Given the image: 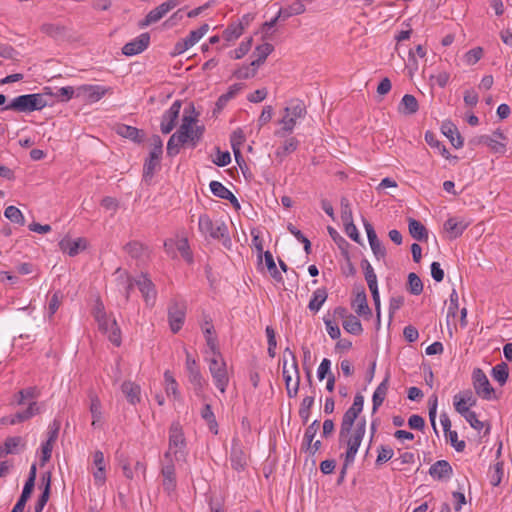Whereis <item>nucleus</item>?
Instances as JSON below:
<instances>
[{"label":"nucleus","instance_id":"12","mask_svg":"<svg viewBox=\"0 0 512 512\" xmlns=\"http://www.w3.org/2000/svg\"><path fill=\"white\" fill-rule=\"evenodd\" d=\"M150 44V35L145 32L140 34L138 37L133 39L132 41L126 43L122 47V53L125 56H134L142 53L144 50L148 48Z\"/></svg>","mask_w":512,"mask_h":512},{"label":"nucleus","instance_id":"30","mask_svg":"<svg viewBox=\"0 0 512 512\" xmlns=\"http://www.w3.org/2000/svg\"><path fill=\"white\" fill-rule=\"evenodd\" d=\"M121 390L125 395L126 399L132 405H135L140 402V386L131 382L125 381L121 385Z\"/></svg>","mask_w":512,"mask_h":512},{"label":"nucleus","instance_id":"19","mask_svg":"<svg viewBox=\"0 0 512 512\" xmlns=\"http://www.w3.org/2000/svg\"><path fill=\"white\" fill-rule=\"evenodd\" d=\"M364 277H365V280L367 282V285L369 287V290L371 292V295H372V298L374 301L376 318H377L376 324H377V326H380L381 303H380V295H379V290H378L377 275H376V273H374V274H371V275L369 274Z\"/></svg>","mask_w":512,"mask_h":512},{"label":"nucleus","instance_id":"16","mask_svg":"<svg viewBox=\"0 0 512 512\" xmlns=\"http://www.w3.org/2000/svg\"><path fill=\"white\" fill-rule=\"evenodd\" d=\"M135 285L140 290L146 304L153 305L156 299V290L152 281L146 275H142L135 280Z\"/></svg>","mask_w":512,"mask_h":512},{"label":"nucleus","instance_id":"4","mask_svg":"<svg viewBox=\"0 0 512 512\" xmlns=\"http://www.w3.org/2000/svg\"><path fill=\"white\" fill-rule=\"evenodd\" d=\"M365 431L366 421L365 419H361L360 421L357 422L354 432L350 433L348 437L341 442L347 445V450L344 455V460L346 463L354 462L357 451L365 435Z\"/></svg>","mask_w":512,"mask_h":512},{"label":"nucleus","instance_id":"20","mask_svg":"<svg viewBox=\"0 0 512 512\" xmlns=\"http://www.w3.org/2000/svg\"><path fill=\"white\" fill-rule=\"evenodd\" d=\"M351 304L357 315L371 317L372 311L368 306L367 295L364 287H361L360 290L356 293Z\"/></svg>","mask_w":512,"mask_h":512},{"label":"nucleus","instance_id":"29","mask_svg":"<svg viewBox=\"0 0 512 512\" xmlns=\"http://www.w3.org/2000/svg\"><path fill=\"white\" fill-rule=\"evenodd\" d=\"M408 229L411 237L414 238L415 240L421 242L428 240V230L420 221L414 218H409Z\"/></svg>","mask_w":512,"mask_h":512},{"label":"nucleus","instance_id":"46","mask_svg":"<svg viewBox=\"0 0 512 512\" xmlns=\"http://www.w3.org/2000/svg\"><path fill=\"white\" fill-rule=\"evenodd\" d=\"M407 290L412 295H420L423 292V283L414 272L408 274Z\"/></svg>","mask_w":512,"mask_h":512},{"label":"nucleus","instance_id":"2","mask_svg":"<svg viewBox=\"0 0 512 512\" xmlns=\"http://www.w3.org/2000/svg\"><path fill=\"white\" fill-rule=\"evenodd\" d=\"M47 100L44 94H24L15 97L12 101L6 105L2 110H12L15 112H33L42 110L47 106Z\"/></svg>","mask_w":512,"mask_h":512},{"label":"nucleus","instance_id":"42","mask_svg":"<svg viewBox=\"0 0 512 512\" xmlns=\"http://www.w3.org/2000/svg\"><path fill=\"white\" fill-rule=\"evenodd\" d=\"M298 145H299V141L295 137H291V138L285 140L282 146L277 148L275 155L277 158L280 159V161H282V159L285 156L294 152L298 148Z\"/></svg>","mask_w":512,"mask_h":512},{"label":"nucleus","instance_id":"54","mask_svg":"<svg viewBox=\"0 0 512 512\" xmlns=\"http://www.w3.org/2000/svg\"><path fill=\"white\" fill-rule=\"evenodd\" d=\"M244 31L242 23L231 24L223 31V38L226 41H232L239 38Z\"/></svg>","mask_w":512,"mask_h":512},{"label":"nucleus","instance_id":"64","mask_svg":"<svg viewBox=\"0 0 512 512\" xmlns=\"http://www.w3.org/2000/svg\"><path fill=\"white\" fill-rule=\"evenodd\" d=\"M124 249L132 258L137 259L142 255L143 245L137 241H131L124 246Z\"/></svg>","mask_w":512,"mask_h":512},{"label":"nucleus","instance_id":"59","mask_svg":"<svg viewBox=\"0 0 512 512\" xmlns=\"http://www.w3.org/2000/svg\"><path fill=\"white\" fill-rule=\"evenodd\" d=\"M377 451L376 465L378 466L389 461L394 455L393 449L385 445H380Z\"/></svg>","mask_w":512,"mask_h":512},{"label":"nucleus","instance_id":"10","mask_svg":"<svg viewBox=\"0 0 512 512\" xmlns=\"http://www.w3.org/2000/svg\"><path fill=\"white\" fill-rule=\"evenodd\" d=\"M186 307L184 304L173 302L168 308V321L173 333H177L185 320Z\"/></svg>","mask_w":512,"mask_h":512},{"label":"nucleus","instance_id":"58","mask_svg":"<svg viewBox=\"0 0 512 512\" xmlns=\"http://www.w3.org/2000/svg\"><path fill=\"white\" fill-rule=\"evenodd\" d=\"M204 126H196V128H189V132L187 133V144L189 143L192 147H195L197 143L201 140L204 134Z\"/></svg>","mask_w":512,"mask_h":512},{"label":"nucleus","instance_id":"7","mask_svg":"<svg viewBox=\"0 0 512 512\" xmlns=\"http://www.w3.org/2000/svg\"><path fill=\"white\" fill-rule=\"evenodd\" d=\"M473 386L478 396L489 400L494 393L486 374L480 368H475L472 373Z\"/></svg>","mask_w":512,"mask_h":512},{"label":"nucleus","instance_id":"55","mask_svg":"<svg viewBox=\"0 0 512 512\" xmlns=\"http://www.w3.org/2000/svg\"><path fill=\"white\" fill-rule=\"evenodd\" d=\"M164 16V13L161 11L159 6H157L146 15V17L139 23V26L141 28L149 26L161 20Z\"/></svg>","mask_w":512,"mask_h":512},{"label":"nucleus","instance_id":"45","mask_svg":"<svg viewBox=\"0 0 512 512\" xmlns=\"http://www.w3.org/2000/svg\"><path fill=\"white\" fill-rule=\"evenodd\" d=\"M327 230H328L330 237L333 239V241L337 244L338 248L341 250V253L344 256V258H348V252H349L348 251V247H349L348 241L345 238H343L337 232V230L334 229L333 227L328 226Z\"/></svg>","mask_w":512,"mask_h":512},{"label":"nucleus","instance_id":"48","mask_svg":"<svg viewBox=\"0 0 512 512\" xmlns=\"http://www.w3.org/2000/svg\"><path fill=\"white\" fill-rule=\"evenodd\" d=\"M209 30L208 24H202L198 29L193 30L189 33V35L184 38L187 42L188 46H194Z\"/></svg>","mask_w":512,"mask_h":512},{"label":"nucleus","instance_id":"40","mask_svg":"<svg viewBox=\"0 0 512 512\" xmlns=\"http://www.w3.org/2000/svg\"><path fill=\"white\" fill-rule=\"evenodd\" d=\"M327 297L328 294L326 289L318 288L313 292V296L309 301L308 308L314 312L319 311L323 303L326 301Z\"/></svg>","mask_w":512,"mask_h":512},{"label":"nucleus","instance_id":"50","mask_svg":"<svg viewBox=\"0 0 512 512\" xmlns=\"http://www.w3.org/2000/svg\"><path fill=\"white\" fill-rule=\"evenodd\" d=\"M41 31L51 37L58 38L62 37L66 33L64 26L52 23H45L41 26Z\"/></svg>","mask_w":512,"mask_h":512},{"label":"nucleus","instance_id":"13","mask_svg":"<svg viewBox=\"0 0 512 512\" xmlns=\"http://www.w3.org/2000/svg\"><path fill=\"white\" fill-rule=\"evenodd\" d=\"M230 462L232 468L237 472L244 471L247 466V455L238 439H233L232 441Z\"/></svg>","mask_w":512,"mask_h":512},{"label":"nucleus","instance_id":"51","mask_svg":"<svg viewBox=\"0 0 512 512\" xmlns=\"http://www.w3.org/2000/svg\"><path fill=\"white\" fill-rule=\"evenodd\" d=\"M314 404V397L313 396H306L300 405L299 409V416L302 420V423L305 425L307 424L310 416V409Z\"/></svg>","mask_w":512,"mask_h":512},{"label":"nucleus","instance_id":"33","mask_svg":"<svg viewBox=\"0 0 512 512\" xmlns=\"http://www.w3.org/2000/svg\"><path fill=\"white\" fill-rule=\"evenodd\" d=\"M187 144V137L176 131L168 140L167 154L170 157L177 155L180 151V146Z\"/></svg>","mask_w":512,"mask_h":512},{"label":"nucleus","instance_id":"15","mask_svg":"<svg viewBox=\"0 0 512 512\" xmlns=\"http://www.w3.org/2000/svg\"><path fill=\"white\" fill-rule=\"evenodd\" d=\"M429 475L437 481H447L453 475V468L446 460H438L429 468Z\"/></svg>","mask_w":512,"mask_h":512},{"label":"nucleus","instance_id":"43","mask_svg":"<svg viewBox=\"0 0 512 512\" xmlns=\"http://www.w3.org/2000/svg\"><path fill=\"white\" fill-rule=\"evenodd\" d=\"M265 264L267 266L270 276L278 283H283L281 272L277 269L273 255L270 251L264 252Z\"/></svg>","mask_w":512,"mask_h":512},{"label":"nucleus","instance_id":"37","mask_svg":"<svg viewBox=\"0 0 512 512\" xmlns=\"http://www.w3.org/2000/svg\"><path fill=\"white\" fill-rule=\"evenodd\" d=\"M90 399H91L90 412L92 415V426L94 428H99L102 426V423H103L101 402L97 396H91Z\"/></svg>","mask_w":512,"mask_h":512},{"label":"nucleus","instance_id":"3","mask_svg":"<svg viewBox=\"0 0 512 512\" xmlns=\"http://www.w3.org/2000/svg\"><path fill=\"white\" fill-rule=\"evenodd\" d=\"M306 106L303 101L295 99L292 100L287 107L284 108V115L279 121L282 128L276 131L277 136H284L290 134L298 119L304 118L306 115Z\"/></svg>","mask_w":512,"mask_h":512},{"label":"nucleus","instance_id":"25","mask_svg":"<svg viewBox=\"0 0 512 512\" xmlns=\"http://www.w3.org/2000/svg\"><path fill=\"white\" fill-rule=\"evenodd\" d=\"M389 378H390V376L387 373V375L385 376L383 381L378 385V387L376 388V390L373 393V397H372V403H373L372 413H375L378 410V408L383 404V402L385 400V397H386L387 392H388V387H389Z\"/></svg>","mask_w":512,"mask_h":512},{"label":"nucleus","instance_id":"11","mask_svg":"<svg viewBox=\"0 0 512 512\" xmlns=\"http://www.w3.org/2000/svg\"><path fill=\"white\" fill-rule=\"evenodd\" d=\"M182 102L176 100L171 107L163 114L161 121V132L163 134L170 133L176 126L177 119L179 117Z\"/></svg>","mask_w":512,"mask_h":512},{"label":"nucleus","instance_id":"26","mask_svg":"<svg viewBox=\"0 0 512 512\" xmlns=\"http://www.w3.org/2000/svg\"><path fill=\"white\" fill-rule=\"evenodd\" d=\"M93 463L97 470L93 473L95 483L97 485H103L106 481L105 474V460L103 452L97 450L93 455Z\"/></svg>","mask_w":512,"mask_h":512},{"label":"nucleus","instance_id":"18","mask_svg":"<svg viewBox=\"0 0 512 512\" xmlns=\"http://www.w3.org/2000/svg\"><path fill=\"white\" fill-rule=\"evenodd\" d=\"M169 446L170 450L176 449L182 453V449L186 446V440L182 427L179 422H173L169 429Z\"/></svg>","mask_w":512,"mask_h":512},{"label":"nucleus","instance_id":"9","mask_svg":"<svg viewBox=\"0 0 512 512\" xmlns=\"http://www.w3.org/2000/svg\"><path fill=\"white\" fill-rule=\"evenodd\" d=\"M186 368L189 381L193 385L196 394L199 395L203 390L205 380L202 377L195 359H193L188 352H186Z\"/></svg>","mask_w":512,"mask_h":512},{"label":"nucleus","instance_id":"1","mask_svg":"<svg viewBox=\"0 0 512 512\" xmlns=\"http://www.w3.org/2000/svg\"><path fill=\"white\" fill-rule=\"evenodd\" d=\"M198 228L203 235L221 241L225 248L231 247L228 227L224 222H213L207 214H203L199 217Z\"/></svg>","mask_w":512,"mask_h":512},{"label":"nucleus","instance_id":"28","mask_svg":"<svg viewBox=\"0 0 512 512\" xmlns=\"http://www.w3.org/2000/svg\"><path fill=\"white\" fill-rule=\"evenodd\" d=\"M285 354H288V356L290 357V359H291V369L293 370V372L296 375V380L293 383V385H290V386L286 387L287 395L290 398H293V397L297 396V393H298V390H299V384H300V376H299V371H298V364H297V359H296L295 354L289 348L285 349Z\"/></svg>","mask_w":512,"mask_h":512},{"label":"nucleus","instance_id":"31","mask_svg":"<svg viewBox=\"0 0 512 512\" xmlns=\"http://www.w3.org/2000/svg\"><path fill=\"white\" fill-rule=\"evenodd\" d=\"M425 141L432 148L438 149L439 153L447 160L453 159L458 160L457 156H453L447 150L446 146L443 145L436 137V135L431 131H426L425 133Z\"/></svg>","mask_w":512,"mask_h":512},{"label":"nucleus","instance_id":"39","mask_svg":"<svg viewBox=\"0 0 512 512\" xmlns=\"http://www.w3.org/2000/svg\"><path fill=\"white\" fill-rule=\"evenodd\" d=\"M472 144H486L496 153H504L506 151L505 144L498 142L488 135H482L471 140Z\"/></svg>","mask_w":512,"mask_h":512},{"label":"nucleus","instance_id":"38","mask_svg":"<svg viewBox=\"0 0 512 512\" xmlns=\"http://www.w3.org/2000/svg\"><path fill=\"white\" fill-rule=\"evenodd\" d=\"M5 451L8 454H18L25 449V441L21 436L7 437L4 442Z\"/></svg>","mask_w":512,"mask_h":512},{"label":"nucleus","instance_id":"60","mask_svg":"<svg viewBox=\"0 0 512 512\" xmlns=\"http://www.w3.org/2000/svg\"><path fill=\"white\" fill-rule=\"evenodd\" d=\"M151 145L153 146L150 155L154 159H161L163 153V141L159 135H153L151 138Z\"/></svg>","mask_w":512,"mask_h":512},{"label":"nucleus","instance_id":"27","mask_svg":"<svg viewBox=\"0 0 512 512\" xmlns=\"http://www.w3.org/2000/svg\"><path fill=\"white\" fill-rule=\"evenodd\" d=\"M195 107L193 103H189L188 106L185 108L184 115L182 118V123L177 131L180 132L181 135L188 137L187 133L189 132V128L192 127L193 124L197 122L198 113H196L194 116L189 115L188 113H194Z\"/></svg>","mask_w":512,"mask_h":512},{"label":"nucleus","instance_id":"36","mask_svg":"<svg viewBox=\"0 0 512 512\" xmlns=\"http://www.w3.org/2000/svg\"><path fill=\"white\" fill-rule=\"evenodd\" d=\"M466 228L467 224L463 221H457L456 218H449L444 223V229L449 233L450 238L461 236Z\"/></svg>","mask_w":512,"mask_h":512},{"label":"nucleus","instance_id":"53","mask_svg":"<svg viewBox=\"0 0 512 512\" xmlns=\"http://www.w3.org/2000/svg\"><path fill=\"white\" fill-rule=\"evenodd\" d=\"M201 417L207 422L211 431H214L217 434V422L215 419V415L212 411L211 405L205 404L201 410Z\"/></svg>","mask_w":512,"mask_h":512},{"label":"nucleus","instance_id":"49","mask_svg":"<svg viewBox=\"0 0 512 512\" xmlns=\"http://www.w3.org/2000/svg\"><path fill=\"white\" fill-rule=\"evenodd\" d=\"M160 164V159H154L149 154V158L145 160L144 166H143V179L145 181H148L154 176L156 168Z\"/></svg>","mask_w":512,"mask_h":512},{"label":"nucleus","instance_id":"32","mask_svg":"<svg viewBox=\"0 0 512 512\" xmlns=\"http://www.w3.org/2000/svg\"><path fill=\"white\" fill-rule=\"evenodd\" d=\"M39 413V407L35 401L29 403L27 409L15 413L9 420L11 425L24 422Z\"/></svg>","mask_w":512,"mask_h":512},{"label":"nucleus","instance_id":"23","mask_svg":"<svg viewBox=\"0 0 512 512\" xmlns=\"http://www.w3.org/2000/svg\"><path fill=\"white\" fill-rule=\"evenodd\" d=\"M441 132L450 140L451 144L459 149L463 146V138L457 127L451 121H444L441 125Z\"/></svg>","mask_w":512,"mask_h":512},{"label":"nucleus","instance_id":"52","mask_svg":"<svg viewBox=\"0 0 512 512\" xmlns=\"http://www.w3.org/2000/svg\"><path fill=\"white\" fill-rule=\"evenodd\" d=\"M4 215L7 219H9L11 222L24 225L25 224V218L22 214V212L15 206L11 205L8 206L5 211Z\"/></svg>","mask_w":512,"mask_h":512},{"label":"nucleus","instance_id":"17","mask_svg":"<svg viewBox=\"0 0 512 512\" xmlns=\"http://www.w3.org/2000/svg\"><path fill=\"white\" fill-rule=\"evenodd\" d=\"M160 473L163 477L162 486L164 491L170 495L176 489L175 464H161Z\"/></svg>","mask_w":512,"mask_h":512},{"label":"nucleus","instance_id":"63","mask_svg":"<svg viewBox=\"0 0 512 512\" xmlns=\"http://www.w3.org/2000/svg\"><path fill=\"white\" fill-rule=\"evenodd\" d=\"M251 46L252 38H249L248 40L241 42L239 47L231 52V57L233 59H241L249 52Z\"/></svg>","mask_w":512,"mask_h":512},{"label":"nucleus","instance_id":"56","mask_svg":"<svg viewBox=\"0 0 512 512\" xmlns=\"http://www.w3.org/2000/svg\"><path fill=\"white\" fill-rule=\"evenodd\" d=\"M437 405H438L437 396L436 395L431 396L428 401L429 420L431 422V426H432L435 434L438 436L439 432H438V429L436 426Z\"/></svg>","mask_w":512,"mask_h":512},{"label":"nucleus","instance_id":"24","mask_svg":"<svg viewBox=\"0 0 512 512\" xmlns=\"http://www.w3.org/2000/svg\"><path fill=\"white\" fill-rule=\"evenodd\" d=\"M116 132L118 135L138 144L142 143L145 137L143 130L126 124H119L116 128Z\"/></svg>","mask_w":512,"mask_h":512},{"label":"nucleus","instance_id":"14","mask_svg":"<svg viewBox=\"0 0 512 512\" xmlns=\"http://www.w3.org/2000/svg\"><path fill=\"white\" fill-rule=\"evenodd\" d=\"M364 228L367 233V238L374 256L380 260L386 256V248L382 245L381 241L377 237L373 225L367 220H363Z\"/></svg>","mask_w":512,"mask_h":512},{"label":"nucleus","instance_id":"35","mask_svg":"<svg viewBox=\"0 0 512 512\" xmlns=\"http://www.w3.org/2000/svg\"><path fill=\"white\" fill-rule=\"evenodd\" d=\"M273 50L274 46L270 43L258 45L254 51V54L257 56V58L251 62L250 66L259 67L260 65H262L267 59V57L273 52Z\"/></svg>","mask_w":512,"mask_h":512},{"label":"nucleus","instance_id":"6","mask_svg":"<svg viewBox=\"0 0 512 512\" xmlns=\"http://www.w3.org/2000/svg\"><path fill=\"white\" fill-rule=\"evenodd\" d=\"M95 320L98 323L99 330L102 331L104 334L108 335L109 341L112 342L115 346H120L121 331L116 322V319H111L106 314L102 319L98 318Z\"/></svg>","mask_w":512,"mask_h":512},{"label":"nucleus","instance_id":"22","mask_svg":"<svg viewBox=\"0 0 512 512\" xmlns=\"http://www.w3.org/2000/svg\"><path fill=\"white\" fill-rule=\"evenodd\" d=\"M59 247L63 252L73 257L86 248V240L84 238H77L75 240L63 238L59 242Z\"/></svg>","mask_w":512,"mask_h":512},{"label":"nucleus","instance_id":"57","mask_svg":"<svg viewBox=\"0 0 512 512\" xmlns=\"http://www.w3.org/2000/svg\"><path fill=\"white\" fill-rule=\"evenodd\" d=\"M287 229L298 241L303 243L306 254H310L311 242L309 241V239L306 236H304V234L291 223L287 226Z\"/></svg>","mask_w":512,"mask_h":512},{"label":"nucleus","instance_id":"21","mask_svg":"<svg viewBox=\"0 0 512 512\" xmlns=\"http://www.w3.org/2000/svg\"><path fill=\"white\" fill-rule=\"evenodd\" d=\"M359 414L360 413H358L357 411L352 410L350 408L344 413V415L342 417L340 432H339V443L340 444L351 433L353 424H354L355 420L358 418Z\"/></svg>","mask_w":512,"mask_h":512},{"label":"nucleus","instance_id":"5","mask_svg":"<svg viewBox=\"0 0 512 512\" xmlns=\"http://www.w3.org/2000/svg\"><path fill=\"white\" fill-rule=\"evenodd\" d=\"M209 371L216 387L224 393L229 382L225 361L219 357H212L209 360Z\"/></svg>","mask_w":512,"mask_h":512},{"label":"nucleus","instance_id":"41","mask_svg":"<svg viewBox=\"0 0 512 512\" xmlns=\"http://www.w3.org/2000/svg\"><path fill=\"white\" fill-rule=\"evenodd\" d=\"M305 10L306 8L304 4H302L301 2H295L286 8H280L278 11V17H280L281 20L285 21L286 19L290 18L293 15L303 14Z\"/></svg>","mask_w":512,"mask_h":512},{"label":"nucleus","instance_id":"61","mask_svg":"<svg viewBox=\"0 0 512 512\" xmlns=\"http://www.w3.org/2000/svg\"><path fill=\"white\" fill-rule=\"evenodd\" d=\"M320 422L319 420H314L305 430L304 437L302 441V445L309 444V442H312L315 438V435L319 429Z\"/></svg>","mask_w":512,"mask_h":512},{"label":"nucleus","instance_id":"47","mask_svg":"<svg viewBox=\"0 0 512 512\" xmlns=\"http://www.w3.org/2000/svg\"><path fill=\"white\" fill-rule=\"evenodd\" d=\"M508 366L502 362L492 368V377L499 382L500 385H504L508 379Z\"/></svg>","mask_w":512,"mask_h":512},{"label":"nucleus","instance_id":"8","mask_svg":"<svg viewBox=\"0 0 512 512\" xmlns=\"http://www.w3.org/2000/svg\"><path fill=\"white\" fill-rule=\"evenodd\" d=\"M109 91L101 85H81L76 88V98H81L84 101L94 103L99 101Z\"/></svg>","mask_w":512,"mask_h":512},{"label":"nucleus","instance_id":"34","mask_svg":"<svg viewBox=\"0 0 512 512\" xmlns=\"http://www.w3.org/2000/svg\"><path fill=\"white\" fill-rule=\"evenodd\" d=\"M399 112L412 115L415 114L419 109V104L415 96L411 94H405L399 105Z\"/></svg>","mask_w":512,"mask_h":512},{"label":"nucleus","instance_id":"44","mask_svg":"<svg viewBox=\"0 0 512 512\" xmlns=\"http://www.w3.org/2000/svg\"><path fill=\"white\" fill-rule=\"evenodd\" d=\"M343 328L350 334L360 335L363 332V327L360 320L350 314L342 323Z\"/></svg>","mask_w":512,"mask_h":512},{"label":"nucleus","instance_id":"62","mask_svg":"<svg viewBox=\"0 0 512 512\" xmlns=\"http://www.w3.org/2000/svg\"><path fill=\"white\" fill-rule=\"evenodd\" d=\"M209 186L213 195L221 199H225L231 193L229 189L218 181H211Z\"/></svg>","mask_w":512,"mask_h":512}]
</instances>
